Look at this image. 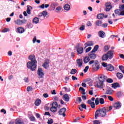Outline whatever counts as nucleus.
Returning <instances> with one entry per match:
<instances>
[{
    "label": "nucleus",
    "instance_id": "5fc2aeb1",
    "mask_svg": "<svg viewBox=\"0 0 124 124\" xmlns=\"http://www.w3.org/2000/svg\"><path fill=\"white\" fill-rule=\"evenodd\" d=\"M108 99L110 101H113L114 100V98H113V97L111 96H108Z\"/></svg>",
    "mask_w": 124,
    "mask_h": 124
},
{
    "label": "nucleus",
    "instance_id": "9d476101",
    "mask_svg": "<svg viewBox=\"0 0 124 124\" xmlns=\"http://www.w3.org/2000/svg\"><path fill=\"white\" fill-rule=\"evenodd\" d=\"M108 57V59H113L114 56V51L113 50H109L107 53Z\"/></svg>",
    "mask_w": 124,
    "mask_h": 124
},
{
    "label": "nucleus",
    "instance_id": "338daca9",
    "mask_svg": "<svg viewBox=\"0 0 124 124\" xmlns=\"http://www.w3.org/2000/svg\"><path fill=\"white\" fill-rule=\"evenodd\" d=\"M79 30L80 31H84V30H85V26L84 25L81 26Z\"/></svg>",
    "mask_w": 124,
    "mask_h": 124
},
{
    "label": "nucleus",
    "instance_id": "0e129e2a",
    "mask_svg": "<svg viewBox=\"0 0 124 124\" xmlns=\"http://www.w3.org/2000/svg\"><path fill=\"white\" fill-rule=\"evenodd\" d=\"M72 79L73 81H75L76 80H78V78H76L75 76H73L72 77Z\"/></svg>",
    "mask_w": 124,
    "mask_h": 124
},
{
    "label": "nucleus",
    "instance_id": "f03ea898",
    "mask_svg": "<svg viewBox=\"0 0 124 124\" xmlns=\"http://www.w3.org/2000/svg\"><path fill=\"white\" fill-rule=\"evenodd\" d=\"M105 76H101L99 78V81L96 82V86L97 88L99 89H103L104 88V82H105Z\"/></svg>",
    "mask_w": 124,
    "mask_h": 124
},
{
    "label": "nucleus",
    "instance_id": "052dcab7",
    "mask_svg": "<svg viewBox=\"0 0 124 124\" xmlns=\"http://www.w3.org/2000/svg\"><path fill=\"white\" fill-rule=\"evenodd\" d=\"M1 113H3V114H6V110L5 109L2 108V109L0 110Z\"/></svg>",
    "mask_w": 124,
    "mask_h": 124
},
{
    "label": "nucleus",
    "instance_id": "a211bd4d",
    "mask_svg": "<svg viewBox=\"0 0 124 124\" xmlns=\"http://www.w3.org/2000/svg\"><path fill=\"white\" fill-rule=\"evenodd\" d=\"M89 58L91 59V60H94V59L96 58V55L92 53L91 52V53L89 54Z\"/></svg>",
    "mask_w": 124,
    "mask_h": 124
},
{
    "label": "nucleus",
    "instance_id": "680f3d73",
    "mask_svg": "<svg viewBox=\"0 0 124 124\" xmlns=\"http://www.w3.org/2000/svg\"><path fill=\"white\" fill-rule=\"evenodd\" d=\"M89 66H86L85 67V68L83 70V71H84L85 73L87 72V71H88V69H89Z\"/></svg>",
    "mask_w": 124,
    "mask_h": 124
},
{
    "label": "nucleus",
    "instance_id": "3c124183",
    "mask_svg": "<svg viewBox=\"0 0 124 124\" xmlns=\"http://www.w3.org/2000/svg\"><path fill=\"white\" fill-rule=\"evenodd\" d=\"M47 124H53V120L51 119H48V121H47Z\"/></svg>",
    "mask_w": 124,
    "mask_h": 124
},
{
    "label": "nucleus",
    "instance_id": "09e8293b",
    "mask_svg": "<svg viewBox=\"0 0 124 124\" xmlns=\"http://www.w3.org/2000/svg\"><path fill=\"white\" fill-rule=\"evenodd\" d=\"M92 108H94L95 107V104L94 102H93L90 105Z\"/></svg>",
    "mask_w": 124,
    "mask_h": 124
},
{
    "label": "nucleus",
    "instance_id": "a19ab883",
    "mask_svg": "<svg viewBox=\"0 0 124 124\" xmlns=\"http://www.w3.org/2000/svg\"><path fill=\"white\" fill-rule=\"evenodd\" d=\"M109 47L108 46H105L104 47V50L105 52H107V51H108V50H109Z\"/></svg>",
    "mask_w": 124,
    "mask_h": 124
},
{
    "label": "nucleus",
    "instance_id": "864d4df0",
    "mask_svg": "<svg viewBox=\"0 0 124 124\" xmlns=\"http://www.w3.org/2000/svg\"><path fill=\"white\" fill-rule=\"evenodd\" d=\"M106 108H108L106 110V111L107 112H109V111H111V109H112V108H113V107H112V106H110L109 108L108 107H106Z\"/></svg>",
    "mask_w": 124,
    "mask_h": 124
},
{
    "label": "nucleus",
    "instance_id": "4468645a",
    "mask_svg": "<svg viewBox=\"0 0 124 124\" xmlns=\"http://www.w3.org/2000/svg\"><path fill=\"white\" fill-rule=\"evenodd\" d=\"M93 41H88L86 43L84 44L85 48H87V47H89V46H93Z\"/></svg>",
    "mask_w": 124,
    "mask_h": 124
},
{
    "label": "nucleus",
    "instance_id": "393cba45",
    "mask_svg": "<svg viewBox=\"0 0 124 124\" xmlns=\"http://www.w3.org/2000/svg\"><path fill=\"white\" fill-rule=\"evenodd\" d=\"M63 98L65 101H66L67 102L69 101V96H68V94H64L63 95Z\"/></svg>",
    "mask_w": 124,
    "mask_h": 124
},
{
    "label": "nucleus",
    "instance_id": "f8f14e48",
    "mask_svg": "<svg viewBox=\"0 0 124 124\" xmlns=\"http://www.w3.org/2000/svg\"><path fill=\"white\" fill-rule=\"evenodd\" d=\"M122 107V104L120 103V102H117L113 105V107L116 109H120Z\"/></svg>",
    "mask_w": 124,
    "mask_h": 124
},
{
    "label": "nucleus",
    "instance_id": "6ab92c4d",
    "mask_svg": "<svg viewBox=\"0 0 124 124\" xmlns=\"http://www.w3.org/2000/svg\"><path fill=\"white\" fill-rule=\"evenodd\" d=\"M99 36L101 37V38H104L105 37V32L103 31H100L99 32Z\"/></svg>",
    "mask_w": 124,
    "mask_h": 124
},
{
    "label": "nucleus",
    "instance_id": "f3484780",
    "mask_svg": "<svg viewBox=\"0 0 124 124\" xmlns=\"http://www.w3.org/2000/svg\"><path fill=\"white\" fill-rule=\"evenodd\" d=\"M77 51L78 55H81L84 52V48L83 47H79L77 49Z\"/></svg>",
    "mask_w": 124,
    "mask_h": 124
},
{
    "label": "nucleus",
    "instance_id": "58836bf2",
    "mask_svg": "<svg viewBox=\"0 0 124 124\" xmlns=\"http://www.w3.org/2000/svg\"><path fill=\"white\" fill-rule=\"evenodd\" d=\"M77 72V70L76 69H72L70 72V74H75Z\"/></svg>",
    "mask_w": 124,
    "mask_h": 124
},
{
    "label": "nucleus",
    "instance_id": "6e6d98bb",
    "mask_svg": "<svg viewBox=\"0 0 124 124\" xmlns=\"http://www.w3.org/2000/svg\"><path fill=\"white\" fill-rule=\"evenodd\" d=\"M121 12V11L120 10H116L115 11V14H117V15H119Z\"/></svg>",
    "mask_w": 124,
    "mask_h": 124
},
{
    "label": "nucleus",
    "instance_id": "79ce46f5",
    "mask_svg": "<svg viewBox=\"0 0 124 124\" xmlns=\"http://www.w3.org/2000/svg\"><path fill=\"white\" fill-rule=\"evenodd\" d=\"M95 103L96 105L99 104V98H96L95 100Z\"/></svg>",
    "mask_w": 124,
    "mask_h": 124
},
{
    "label": "nucleus",
    "instance_id": "1a4fd4ad",
    "mask_svg": "<svg viewBox=\"0 0 124 124\" xmlns=\"http://www.w3.org/2000/svg\"><path fill=\"white\" fill-rule=\"evenodd\" d=\"M66 111V108H61L58 112L59 115H62L63 117H65V111Z\"/></svg>",
    "mask_w": 124,
    "mask_h": 124
},
{
    "label": "nucleus",
    "instance_id": "aec40b11",
    "mask_svg": "<svg viewBox=\"0 0 124 124\" xmlns=\"http://www.w3.org/2000/svg\"><path fill=\"white\" fill-rule=\"evenodd\" d=\"M78 65L80 67L82 66V64H83V60L82 59H78L77 60Z\"/></svg>",
    "mask_w": 124,
    "mask_h": 124
},
{
    "label": "nucleus",
    "instance_id": "8fccbe9b",
    "mask_svg": "<svg viewBox=\"0 0 124 124\" xmlns=\"http://www.w3.org/2000/svg\"><path fill=\"white\" fill-rule=\"evenodd\" d=\"M81 107V108H84V109H87V106L85 104H82L80 105Z\"/></svg>",
    "mask_w": 124,
    "mask_h": 124
},
{
    "label": "nucleus",
    "instance_id": "c03bdc74",
    "mask_svg": "<svg viewBox=\"0 0 124 124\" xmlns=\"http://www.w3.org/2000/svg\"><path fill=\"white\" fill-rule=\"evenodd\" d=\"M27 92H31L32 91V87L31 86H28L27 88Z\"/></svg>",
    "mask_w": 124,
    "mask_h": 124
},
{
    "label": "nucleus",
    "instance_id": "0eeeda50",
    "mask_svg": "<svg viewBox=\"0 0 124 124\" xmlns=\"http://www.w3.org/2000/svg\"><path fill=\"white\" fill-rule=\"evenodd\" d=\"M28 59L31 61V62L37 63V61H36V59L35 58V56H34V55H30L29 56Z\"/></svg>",
    "mask_w": 124,
    "mask_h": 124
},
{
    "label": "nucleus",
    "instance_id": "f257e3e1",
    "mask_svg": "<svg viewBox=\"0 0 124 124\" xmlns=\"http://www.w3.org/2000/svg\"><path fill=\"white\" fill-rule=\"evenodd\" d=\"M108 108H103L97 110L95 113V119L96 120L98 117H105L106 116V110Z\"/></svg>",
    "mask_w": 124,
    "mask_h": 124
},
{
    "label": "nucleus",
    "instance_id": "2eb2a0df",
    "mask_svg": "<svg viewBox=\"0 0 124 124\" xmlns=\"http://www.w3.org/2000/svg\"><path fill=\"white\" fill-rule=\"evenodd\" d=\"M15 23L16 25H22V24H25V21L23 20H21L20 19H17L15 21Z\"/></svg>",
    "mask_w": 124,
    "mask_h": 124
},
{
    "label": "nucleus",
    "instance_id": "ddd939ff",
    "mask_svg": "<svg viewBox=\"0 0 124 124\" xmlns=\"http://www.w3.org/2000/svg\"><path fill=\"white\" fill-rule=\"evenodd\" d=\"M64 10L67 12V11H69L70 10V5L68 4H65L63 6Z\"/></svg>",
    "mask_w": 124,
    "mask_h": 124
},
{
    "label": "nucleus",
    "instance_id": "cd10ccee",
    "mask_svg": "<svg viewBox=\"0 0 124 124\" xmlns=\"http://www.w3.org/2000/svg\"><path fill=\"white\" fill-rule=\"evenodd\" d=\"M97 17L99 20H100V19H103V18H104V15L103 14H99L97 15Z\"/></svg>",
    "mask_w": 124,
    "mask_h": 124
},
{
    "label": "nucleus",
    "instance_id": "37998d69",
    "mask_svg": "<svg viewBox=\"0 0 124 124\" xmlns=\"http://www.w3.org/2000/svg\"><path fill=\"white\" fill-rule=\"evenodd\" d=\"M95 67H94V66H93V68L95 69V70H98V69L100 68V67L98 65H95Z\"/></svg>",
    "mask_w": 124,
    "mask_h": 124
},
{
    "label": "nucleus",
    "instance_id": "2f4dec72",
    "mask_svg": "<svg viewBox=\"0 0 124 124\" xmlns=\"http://www.w3.org/2000/svg\"><path fill=\"white\" fill-rule=\"evenodd\" d=\"M33 23H35V24H38L39 22V18L38 17H35L33 19Z\"/></svg>",
    "mask_w": 124,
    "mask_h": 124
},
{
    "label": "nucleus",
    "instance_id": "20e7f679",
    "mask_svg": "<svg viewBox=\"0 0 124 124\" xmlns=\"http://www.w3.org/2000/svg\"><path fill=\"white\" fill-rule=\"evenodd\" d=\"M47 11H44L42 13H40L39 14V19L40 20H44L45 19V17L47 15Z\"/></svg>",
    "mask_w": 124,
    "mask_h": 124
},
{
    "label": "nucleus",
    "instance_id": "4d7b16f0",
    "mask_svg": "<svg viewBox=\"0 0 124 124\" xmlns=\"http://www.w3.org/2000/svg\"><path fill=\"white\" fill-rule=\"evenodd\" d=\"M108 26V24L107 23H105V24H102L101 27H102V28H107Z\"/></svg>",
    "mask_w": 124,
    "mask_h": 124
},
{
    "label": "nucleus",
    "instance_id": "9b49d317",
    "mask_svg": "<svg viewBox=\"0 0 124 124\" xmlns=\"http://www.w3.org/2000/svg\"><path fill=\"white\" fill-rule=\"evenodd\" d=\"M112 8L111 3L110 2L106 3V10L107 11H110Z\"/></svg>",
    "mask_w": 124,
    "mask_h": 124
},
{
    "label": "nucleus",
    "instance_id": "13d9d810",
    "mask_svg": "<svg viewBox=\"0 0 124 124\" xmlns=\"http://www.w3.org/2000/svg\"><path fill=\"white\" fill-rule=\"evenodd\" d=\"M92 50V47L90 46L88 48H87L86 50V53H88V52H90V50Z\"/></svg>",
    "mask_w": 124,
    "mask_h": 124
},
{
    "label": "nucleus",
    "instance_id": "774afa93",
    "mask_svg": "<svg viewBox=\"0 0 124 124\" xmlns=\"http://www.w3.org/2000/svg\"><path fill=\"white\" fill-rule=\"evenodd\" d=\"M77 100L78 101V102H79V103H81V101H82V99H81V97H78Z\"/></svg>",
    "mask_w": 124,
    "mask_h": 124
},
{
    "label": "nucleus",
    "instance_id": "5701e85b",
    "mask_svg": "<svg viewBox=\"0 0 124 124\" xmlns=\"http://www.w3.org/2000/svg\"><path fill=\"white\" fill-rule=\"evenodd\" d=\"M16 124H24V122L21 119L17 118L16 120Z\"/></svg>",
    "mask_w": 124,
    "mask_h": 124
},
{
    "label": "nucleus",
    "instance_id": "412c9836",
    "mask_svg": "<svg viewBox=\"0 0 124 124\" xmlns=\"http://www.w3.org/2000/svg\"><path fill=\"white\" fill-rule=\"evenodd\" d=\"M17 31L19 33H23V32L24 31V28L22 27L17 28Z\"/></svg>",
    "mask_w": 124,
    "mask_h": 124
},
{
    "label": "nucleus",
    "instance_id": "473e14b6",
    "mask_svg": "<svg viewBox=\"0 0 124 124\" xmlns=\"http://www.w3.org/2000/svg\"><path fill=\"white\" fill-rule=\"evenodd\" d=\"M99 103L100 104H104L105 103V101H104V99L102 98H99Z\"/></svg>",
    "mask_w": 124,
    "mask_h": 124
},
{
    "label": "nucleus",
    "instance_id": "dca6fc26",
    "mask_svg": "<svg viewBox=\"0 0 124 124\" xmlns=\"http://www.w3.org/2000/svg\"><path fill=\"white\" fill-rule=\"evenodd\" d=\"M107 70H108L109 71H113L114 70V66H112V65L109 64L106 67Z\"/></svg>",
    "mask_w": 124,
    "mask_h": 124
},
{
    "label": "nucleus",
    "instance_id": "a18cd8bd",
    "mask_svg": "<svg viewBox=\"0 0 124 124\" xmlns=\"http://www.w3.org/2000/svg\"><path fill=\"white\" fill-rule=\"evenodd\" d=\"M30 120L32 122H34L35 121V117L33 115L30 116Z\"/></svg>",
    "mask_w": 124,
    "mask_h": 124
},
{
    "label": "nucleus",
    "instance_id": "39448f33",
    "mask_svg": "<svg viewBox=\"0 0 124 124\" xmlns=\"http://www.w3.org/2000/svg\"><path fill=\"white\" fill-rule=\"evenodd\" d=\"M57 108H58V103L54 102L52 104V107L50 108V111L52 113L57 112Z\"/></svg>",
    "mask_w": 124,
    "mask_h": 124
},
{
    "label": "nucleus",
    "instance_id": "7ed1b4c3",
    "mask_svg": "<svg viewBox=\"0 0 124 124\" xmlns=\"http://www.w3.org/2000/svg\"><path fill=\"white\" fill-rule=\"evenodd\" d=\"M36 63H34V62H28L27 63V68L31 69V71H34V70L36 69V67H37Z\"/></svg>",
    "mask_w": 124,
    "mask_h": 124
},
{
    "label": "nucleus",
    "instance_id": "c756f323",
    "mask_svg": "<svg viewBox=\"0 0 124 124\" xmlns=\"http://www.w3.org/2000/svg\"><path fill=\"white\" fill-rule=\"evenodd\" d=\"M98 45H96L94 47V48L92 50V53H95L97 50H98Z\"/></svg>",
    "mask_w": 124,
    "mask_h": 124
},
{
    "label": "nucleus",
    "instance_id": "72a5a7b5",
    "mask_svg": "<svg viewBox=\"0 0 124 124\" xmlns=\"http://www.w3.org/2000/svg\"><path fill=\"white\" fill-rule=\"evenodd\" d=\"M102 21L100 20H97L96 23V26H98L99 27H100V26H102Z\"/></svg>",
    "mask_w": 124,
    "mask_h": 124
},
{
    "label": "nucleus",
    "instance_id": "f704fd0d",
    "mask_svg": "<svg viewBox=\"0 0 124 124\" xmlns=\"http://www.w3.org/2000/svg\"><path fill=\"white\" fill-rule=\"evenodd\" d=\"M79 91H82V94H86V92H86V90H85V89L82 87L79 88Z\"/></svg>",
    "mask_w": 124,
    "mask_h": 124
},
{
    "label": "nucleus",
    "instance_id": "4c0bfd02",
    "mask_svg": "<svg viewBox=\"0 0 124 124\" xmlns=\"http://www.w3.org/2000/svg\"><path fill=\"white\" fill-rule=\"evenodd\" d=\"M27 13H28V14L30 15L31 14V10H30V8H31V7L30 6H27Z\"/></svg>",
    "mask_w": 124,
    "mask_h": 124
},
{
    "label": "nucleus",
    "instance_id": "e2e57ef3",
    "mask_svg": "<svg viewBox=\"0 0 124 124\" xmlns=\"http://www.w3.org/2000/svg\"><path fill=\"white\" fill-rule=\"evenodd\" d=\"M63 89H64L65 91H66V92H70V89H68L66 87H63Z\"/></svg>",
    "mask_w": 124,
    "mask_h": 124
},
{
    "label": "nucleus",
    "instance_id": "b1692460",
    "mask_svg": "<svg viewBox=\"0 0 124 124\" xmlns=\"http://www.w3.org/2000/svg\"><path fill=\"white\" fill-rule=\"evenodd\" d=\"M41 104V100L39 99H37L35 101V106H39V105H40Z\"/></svg>",
    "mask_w": 124,
    "mask_h": 124
},
{
    "label": "nucleus",
    "instance_id": "49530a36",
    "mask_svg": "<svg viewBox=\"0 0 124 124\" xmlns=\"http://www.w3.org/2000/svg\"><path fill=\"white\" fill-rule=\"evenodd\" d=\"M7 31H9V29L5 28L2 31V32H7Z\"/></svg>",
    "mask_w": 124,
    "mask_h": 124
},
{
    "label": "nucleus",
    "instance_id": "bf43d9fd",
    "mask_svg": "<svg viewBox=\"0 0 124 124\" xmlns=\"http://www.w3.org/2000/svg\"><path fill=\"white\" fill-rule=\"evenodd\" d=\"M43 96L44 97H45V98H47V97H49V95H48V93H44L43 94Z\"/></svg>",
    "mask_w": 124,
    "mask_h": 124
},
{
    "label": "nucleus",
    "instance_id": "4be33fe9",
    "mask_svg": "<svg viewBox=\"0 0 124 124\" xmlns=\"http://www.w3.org/2000/svg\"><path fill=\"white\" fill-rule=\"evenodd\" d=\"M108 59H109V57H108L107 53L104 54L102 57V59L103 61H107Z\"/></svg>",
    "mask_w": 124,
    "mask_h": 124
},
{
    "label": "nucleus",
    "instance_id": "6e6552de",
    "mask_svg": "<svg viewBox=\"0 0 124 124\" xmlns=\"http://www.w3.org/2000/svg\"><path fill=\"white\" fill-rule=\"evenodd\" d=\"M49 63H50V60L49 59H46L45 61L42 66L46 69H47V68L49 67Z\"/></svg>",
    "mask_w": 124,
    "mask_h": 124
},
{
    "label": "nucleus",
    "instance_id": "c9c22d12",
    "mask_svg": "<svg viewBox=\"0 0 124 124\" xmlns=\"http://www.w3.org/2000/svg\"><path fill=\"white\" fill-rule=\"evenodd\" d=\"M56 10L58 12H60V11H62V6H58L56 8Z\"/></svg>",
    "mask_w": 124,
    "mask_h": 124
},
{
    "label": "nucleus",
    "instance_id": "a878e982",
    "mask_svg": "<svg viewBox=\"0 0 124 124\" xmlns=\"http://www.w3.org/2000/svg\"><path fill=\"white\" fill-rule=\"evenodd\" d=\"M112 88L116 89V88H120V84L118 83H115L112 84Z\"/></svg>",
    "mask_w": 124,
    "mask_h": 124
},
{
    "label": "nucleus",
    "instance_id": "ea45409f",
    "mask_svg": "<svg viewBox=\"0 0 124 124\" xmlns=\"http://www.w3.org/2000/svg\"><path fill=\"white\" fill-rule=\"evenodd\" d=\"M59 5V3L58 2H52L51 6H54V7H56V6H58Z\"/></svg>",
    "mask_w": 124,
    "mask_h": 124
},
{
    "label": "nucleus",
    "instance_id": "c85d7f7f",
    "mask_svg": "<svg viewBox=\"0 0 124 124\" xmlns=\"http://www.w3.org/2000/svg\"><path fill=\"white\" fill-rule=\"evenodd\" d=\"M84 63H88L90 62V58L89 57H85L83 60Z\"/></svg>",
    "mask_w": 124,
    "mask_h": 124
},
{
    "label": "nucleus",
    "instance_id": "bb28decb",
    "mask_svg": "<svg viewBox=\"0 0 124 124\" xmlns=\"http://www.w3.org/2000/svg\"><path fill=\"white\" fill-rule=\"evenodd\" d=\"M116 76L118 78V79H122V78L124 77V75H123V74L119 72L117 73Z\"/></svg>",
    "mask_w": 124,
    "mask_h": 124
},
{
    "label": "nucleus",
    "instance_id": "69168bd1",
    "mask_svg": "<svg viewBox=\"0 0 124 124\" xmlns=\"http://www.w3.org/2000/svg\"><path fill=\"white\" fill-rule=\"evenodd\" d=\"M124 11H123L122 12H120V13L119 14V16H124Z\"/></svg>",
    "mask_w": 124,
    "mask_h": 124
},
{
    "label": "nucleus",
    "instance_id": "e433bc0d",
    "mask_svg": "<svg viewBox=\"0 0 124 124\" xmlns=\"http://www.w3.org/2000/svg\"><path fill=\"white\" fill-rule=\"evenodd\" d=\"M119 69L123 72V73H124V67L123 65H119Z\"/></svg>",
    "mask_w": 124,
    "mask_h": 124
},
{
    "label": "nucleus",
    "instance_id": "7c9ffc66",
    "mask_svg": "<svg viewBox=\"0 0 124 124\" xmlns=\"http://www.w3.org/2000/svg\"><path fill=\"white\" fill-rule=\"evenodd\" d=\"M113 92L114 91H113L112 89H108L107 90L106 93H107V94H112Z\"/></svg>",
    "mask_w": 124,
    "mask_h": 124
},
{
    "label": "nucleus",
    "instance_id": "de8ad7c7",
    "mask_svg": "<svg viewBox=\"0 0 124 124\" xmlns=\"http://www.w3.org/2000/svg\"><path fill=\"white\" fill-rule=\"evenodd\" d=\"M101 122L98 120H95L93 121V124H100Z\"/></svg>",
    "mask_w": 124,
    "mask_h": 124
},
{
    "label": "nucleus",
    "instance_id": "423d86ee",
    "mask_svg": "<svg viewBox=\"0 0 124 124\" xmlns=\"http://www.w3.org/2000/svg\"><path fill=\"white\" fill-rule=\"evenodd\" d=\"M37 73L38 75V78H43V76H44V72L41 68L38 69Z\"/></svg>",
    "mask_w": 124,
    "mask_h": 124
},
{
    "label": "nucleus",
    "instance_id": "603ef678",
    "mask_svg": "<svg viewBox=\"0 0 124 124\" xmlns=\"http://www.w3.org/2000/svg\"><path fill=\"white\" fill-rule=\"evenodd\" d=\"M107 83H113V79L111 78H108L107 79Z\"/></svg>",
    "mask_w": 124,
    "mask_h": 124
}]
</instances>
